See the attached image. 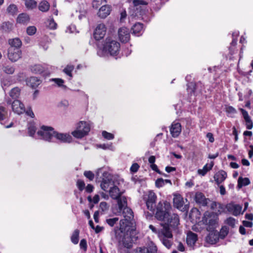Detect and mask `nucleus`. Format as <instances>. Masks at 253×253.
I'll return each mask as SVG.
<instances>
[{"label": "nucleus", "instance_id": "nucleus-9", "mask_svg": "<svg viewBox=\"0 0 253 253\" xmlns=\"http://www.w3.org/2000/svg\"><path fill=\"white\" fill-rule=\"evenodd\" d=\"M22 52L20 49L9 47L8 48L7 56L8 59L13 62L17 61L21 57Z\"/></svg>", "mask_w": 253, "mask_h": 253}, {"label": "nucleus", "instance_id": "nucleus-16", "mask_svg": "<svg viewBox=\"0 0 253 253\" xmlns=\"http://www.w3.org/2000/svg\"><path fill=\"white\" fill-rule=\"evenodd\" d=\"M227 174L226 171L221 170L216 172L213 176L214 179L216 183L219 185L223 182L227 178Z\"/></svg>", "mask_w": 253, "mask_h": 253}, {"label": "nucleus", "instance_id": "nucleus-39", "mask_svg": "<svg viewBox=\"0 0 253 253\" xmlns=\"http://www.w3.org/2000/svg\"><path fill=\"white\" fill-rule=\"evenodd\" d=\"M145 249L148 251V253H156L157 252V248L152 242H150Z\"/></svg>", "mask_w": 253, "mask_h": 253}, {"label": "nucleus", "instance_id": "nucleus-19", "mask_svg": "<svg viewBox=\"0 0 253 253\" xmlns=\"http://www.w3.org/2000/svg\"><path fill=\"white\" fill-rule=\"evenodd\" d=\"M208 199H207L204 194L202 192H197L195 196V200L197 203L202 205L203 206L207 205Z\"/></svg>", "mask_w": 253, "mask_h": 253}, {"label": "nucleus", "instance_id": "nucleus-48", "mask_svg": "<svg viewBox=\"0 0 253 253\" xmlns=\"http://www.w3.org/2000/svg\"><path fill=\"white\" fill-rule=\"evenodd\" d=\"M118 220V217H114L112 218L106 219V222L110 226L113 227Z\"/></svg>", "mask_w": 253, "mask_h": 253}, {"label": "nucleus", "instance_id": "nucleus-58", "mask_svg": "<svg viewBox=\"0 0 253 253\" xmlns=\"http://www.w3.org/2000/svg\"><path fill=\"white\" fill-rule=\"evenodd\" d=\"M139 167L137 163H133L130 168V171L131 173H135L138 171Z\"/></svg>", "mask_w": 253, "mask_h": 253}, {"label": "nucleus", "instance_id": "nucleus-59", "mask_svg": "<svg viewBox=\"0 0 253 253\" xmlns=\"http://www.w3.org/2000/svg\"><path fill=\"white\" fill-rule=\"evenodd\" d=\"M80 248L86 251L87 248V242L85 239H83L81 240L80 243Z\"/></svg>", "mask_w": 253, "mask_h": 253}, {"label": "nucleus", "instance_id": "nucleus-26", "mask_svg": "<svg viewBox=\"0 0 253 253\" xmlns=\"http://www.w3.org/2000/svg\"><path fill=\"white\" fill-rule=\"evenodd\" d=\"M117 201L118 209L120 212H121L123 209L127 206V200L126 198L123 197H120L118 199H116Z\"/></svg>", "mask_w": 253, "mask_h": 253}, {"label": "nucleus", "instance_id": "nucleus-22", "mask_svg": "<svg viewBox=\"0 0 253 253\" xmlns=\"http://www.w3.org/2000/svg\"><path fill=\"white\" fill-rule=\"evenodd\" d=\"M173 206L177 209H181L184 204L183 198L180 194L174 195L173 199Z\"/></svg>", "mask_w": 253, "mask_h": 253}, {"label": "nucleus", "instance_id": "nucleus-12", "mask_svg": "<svg viewBox=\"0 0 253 253\" xmlns=\"http://www.w3.org/2000/svg\"><path fill=\"white\" fill-rule=\"evenodd\" d=\"M118 36L119 40L122 42H128L130 39L129 29L126 27L120 28L118 30Z\"/></svg>", "mask_w": 253, "mask_h": 253}, {"label": "nucleus", "instance_id": "nucleus-10", "mask_svg": "<svg viewBox=\"0 0 253 253\" xmlns=\"http://www.w3.org/2000/svg\"><path fill=\"white\" fill-rule=\"evenodd\" d=\"M161 225L163 228L160 230L158 235L159 238H172L173 236L170 229V227H172L168 223L161 224Z\"/></svg>", "mask_w": 253, "mask_h": 253}, {"label": "nucleus", "instance_id": "nucleus-61", "mask_svg": "<svg viewBox=\"0 0 253 253\" xmlns=\"http://www.w3.org/2000/svg\"><path fill=\"white\" fill-rule=\"evenodd\" d=\"M147 209L154 213V211L156 207V204L155 203H146Z\"/></svg>", "mask_w": 253, "mask_h": 253}, {"label": "nucleus", "instance_id": "nucleus-18", "mask_svg": "<svg viewBox=\"0 0 253 253\" xmlns=\"http://www.w3.org/2000/svg\"><path fill=\"white\" fill-rule=\"evenodd\" d=\"M122 213L125 217L124 219H126L128 225H130V220L133 217V213L132 210L126 206L122 211Z\"/></svg>", "mask_w": 253, "mask_h": 253}, {"label": "nucleus", "instance_id": "nucleus-50", "mask_svg": "<svg viewBox=\"0 0 253 253\" xmlns=\"http://www.w3.org/2000/svg\"><path fill=\"white\" fill-rule=\"evenodd\" d=\"M233 209L234 211L232 212V214L234 215L237 216L240 214L242 210V207L241 206L239 205H234Z\"/></svg>", "mask_w": 253, "mask_h": 253}, {"label": "nucleus", "instance_id": "nucleus-36", "mask_svg": "<svg viewBox=\"0 0 253 253\" xmlns=\"http://www.w3.org/2000/svg\"><path fill=\"white\" fill-rule=\"evenodd\" d=\"M49 4L46 0L41 1L39 5V9L42 12H46L49 10Z\"/></svg>", "mask_w": 253, "mask_h": 253}, {"label": "nucleus", "instance_id": "nucleus-4", "mask_svg": "<svg viewBox=\"0 0 253 253\" xmlns=\"http://www.w3.org/2000/svg\"><path fill=\"white\" fill-rule=\"evenodd\" d=\"M218 214L213 211H206L203 217V223L208 225L210 229H214L216 228V225L218 223Z\"/></svg>", "mask_w": 253, "mask_h": 253}, {"label": "nucleus", "instance_id": "nucleus-14", "mask_svg": "<svg viewBox=\"0 0 253 253\" xmlns=\"http://www.w3.org/2000/svg\"><path fill=\"white\" fill-rule=\"evenodd\" d=\"M181 131V126L178 122H174L170 127V132L174 138L178 137Z\"/></svg>", "mask_w": 253, "mask_h": 253}, {"label": "nucleus", "instance_id": "nucleus-53", "mask_svg": "<svg viewBox=\"0 0 253 253\" xmlns=\"http://www.w3.org/2000/svg\"><path fill=\"white\" fill-rule=\"evenodd\" d=\"M77 186L80 191H82L85 188L84 182L81 179H78L77 181Z\"/></svg>", "mask_w": 253, "mask_h": 253}, {"label": "nucleus", "instance_id": "nucleus-57", "mask_svg": "<svg viewBox=\"0 0 253 253\" xmlns=\"http://www.w3.org/2000/svg\"><path fill=\"white\" fill-rule=\"evenodd\" d=\"M165 185V183L164 182V179L162 178H158L155 181V186L157 188L162 187Z\"/></svg>", "mask_w": 253, "mask_h": 253}, {"label": "nucleus", "instance_id": "nucleus-43", "mask_svg": "<svg viewBox=\"0 0 253 253\" xmlns=\"http://www.w3.org/2000/svg\"><path fill=\"white\" fill-rule=\"evenodd\" d=\"M74 69V66L73 65H67L63 70V72L68 76L72 78V72Z\"/></svg>", "mask_w": 253, "mask_h": 253}, {"label": "nucleus", "instance_id": "nucleus-15", "mask_svg": "<svg viewBox=\"0 0 253 253\" xmlns=\"http://www.w3.org/2000/svg\"><path fill=\"white\" fill-rule=\"evenodd\" d=\"M11 108L12 111L18 114H20L23 111H25L24 104L19 100H14L12 102Z\"/></svg>", "mask_w": 253, "mask_h": 253}, {"label": "nucleus", "instance_id": "nucleus-24", "mask_svg": "<svg viewBox=\"0 0 253 253\" xmlns=\"http://www.w3.org/2000/svg\"><path fill=\"white\" fill-rule=\"evenodd\" d=\"M77 129H80L86 135L90 130L89 125L85 122L80 121L77 126Z\"/></svg>", "mask_w": 253, "mask_h": 253}, {"label": "nucleus", "instance_id": "nucleus-40", "mask_svg": "<svg viewBox=\"0 0 253 253\" xmlns=\"http://www.w3.org/2000/svg\"><path fill=\"white\" fill-rule=\"evenodd\" d=\"M3 71L7 74H12L15 71V68L10 65H5L2 67Z\"/></svg>", "mask_w": 253, "mask_h": 253}, {"label": "nucleus", "instance_id": "nucleus-27", "mask_svg": "<svg viewBox=\"0 0 253 253\" xmlns=\"http://www.w3.org/2000/svg\"><path fill=\"white\" fill-rule=\"evenodd\" d=\"M198 240V236L196 233L190 232L187 235L186 242L188 245H194Z\"/></svg>", "mask_w": 253, "mask_h": 253}, {"label": "nucleus", "instance_id": "nucleus-20", "mask_svg": "<svg viewBox=\"0 0 253 253\" xmlns=\"http://www.w3.org/2000/svg\"><path fill=\"white\" fill-rule=\"evenodd\" d=\"M111 187L109 190L110 197L114 199H118L119 197H121L123 192H120V189L118 186L114 185Z\"/></svg>", "mask_w": 253, "mask_h": 253}, {"label": "nucleus", "instance_id": "nucleus-46", "mask_svg": "<svg viewBox=\"0 0 253 253\" xmlns=\"http://www.w3.org/2000/svg\"><path fill=\"white\" fill-rule=\"evenodd\" d=\"M28 133L30 136L34 137L37 130L36 126L33 124H31L29 126L28 128Z\"/></svg>", "mask_w": 253, "mask_h": 253}, {"label": "nucleus", "instance_id": "nucleus-35", "mask_svg": "<svg viewBox=\"0 0 253 253\" xmlns=\"http://www.w3.org/2000/svg\"><path fill=\"white\" fill-rule=\"evenodd\" d=\"M20 93V89L19 88L17 87H14L11 90L9 93V95L12 99H14V100H17V99L19 96Z\"/></svg>", "mask_w": 253, "mask_h": 253}, {"label": "nucleus", "instance_id": "nucleus-2", "mask_svg": "<svg viewBox=\"0 0 253 253\" xmlns=\"http://www.w3.org/2000/svg\"><path fill=\"white\" fill-rule=\"evenodd\" d=\"M164 204V206L163 207L161 202L158 203L156 207L155 217L158 220L164 221V224L168 223L172 228H174L179 224L178 215L175 213L170 214L169 212L170 205L167 201L165 202Z\"/></svg>", "mask_w": 253, "mask_h": 253}, {"label": "nucleus", "instance_id": "nucleus-11", "mask_svg": "<svg viewBox=\"0 0 253 253\" xmlns=\"http://www.w3.org/2000/svg\"><path fill=\"white\" fill-rule=\"evenodd\" d=\"M54 137L61 143H70L72 141V136L67 133H60L54 131L53 132Z\"/></svg>", "mask_w": 253, "mask_h": 253}, {"label": "nucleus", "instance_id": "nucleus-60", "mask_svg": "<svg viewBox=\"0 0 253 253\" xmlns=\"http://www.w3.org/2000/svg\"><path fill=\"white\" fill-rule=\"evenodd\" d=\"M100 209L102 211H105L109 209V206L106 202H102L99 205Z\"/></svg>", "mask_w": 253, "mask_h": 253}, {"label": "nucleus", "instance_id": "nucleus-44", "mask_svg": "<svg viewBox=\"0 0 253 253\" xmlns=\"http://www.w3.org/2000/svg\"><path fill=\"white\" fill-rule=\"evenodd\" d=\"M7 114V111L5 108L3 106H0V123L3 125L2 121L4 120V115Z\"/></svg>", "mask_w": 253, "mask_h": 253}, {"label": "nucleus", "instance_id": "nucleus-32", "mask_svg": "<svg viewBox=\"0 0 253 253\" xmlns=\"http://www.w3.org/2000/svg\"><path fill=\"white\" fill-rule=\"evenodd\" d=\"M0 29L3 32H10L13 29V24L9 21L4 22L2 23Z\"/></svg>", "mask_w": 253, "mask_h": 253}, {"label": "nucleus", "instance_id": "nucleus-8", "mask_svg": "<svg viewBox=\"0 0 253 253\" xmlns=\"http://www.w3.org/2000/svg\"><path fill=\"white\" fill-rule=\"evenodd\" d=\"M187 91L190 95L197 96L198 94L201 93L203 90V84L201 82L194 83H189L187 84Z\"/></svg>", "mask_w": 253, "mask_h": 253}, {"label": "nucleus", "instance_id": "nucleus-33", "mask_svg": "<svg viewBox=\"0 0 253 253\" xmlns=\"http://www.w3.org/2000/svg\"><path fill=\"white\" fill-rule=\"evenodd\" d=\"M102 181L112 183V185H114V182L112 179L113 176L109 172L104 171L102 173Z\"/></svg>", "mask_w": 253, "mask_h": 253}, {"label": "nucleus", "instance_id": "nucleus-47", "mask_svg": "<svg viewBox=\"0 0 253 253\" xmlns=\"http://www.w3.org/2000/svg\"><path fill=\"white\" fill-rule=\"evenodd\" d=\"M163 244L168 249H170L172 245V242L168 240L169 238H159Z\"/></svg>", "mask_w": 253, "mask_h": 253}, {"label": "nucleus", "instance_id": "nucleus-56", "mask_svg": "<svg viewBox=\"0 0 253 253\" xmlns=\"http://www.w3.org/2000/svg\"><path fill=\"white\" fill-rule=\"evenodd\" d=\"M50 29L54 30L57 28V24L53 18L51 19L48 22V25L47 26Z\"/></svg>", "mask_w": 253, "mask_h": 253}, {"label": "nucleus", "instance_id": "nucleus-38", "mask_svg": "<svg viewBox=\"0 0 253 253\" xmlns=\"http://www.w3.org/2000/svg\"><path fill=\"white\" fill-rule=\"evenodd\" d=\"M25 4L26 7L28 9H32L36 8L37 6V3L34 0H24Z\"/></svg>", "mask_w": 253, "mask_h": 253}, {"label": "nucleus", "instance_id": "nucleus-1", "mask_svg": "<svg viewBox=\"0 0 253 253\" xmlns=\"http://www.w3.org/2000/svg\"><path fill=\"white\" fill-rule=\"evenodd\" d=\"M135 234V230L130 225H128L126 219H121L119 226H116L113 229L111 235L118 242L120 253H126V249H130L132 247V239Z\"/></svg>", "mask_w": 253, "mask_h": 253}, {"label": "nucleus", "instance_id": "nucleus-13", "mask_svg": "<svg viewBox=\"0 0 253 253\" xmlns=\"http://www.w3.org/2000/svg\"><path fill=\"white\" fill-rule=\"evenodd\" d=\"M31 70L33 73L40 74L43 77H45L49 75V72L45 70L44 68L40 64H36L32 66Z\"/></svg>", "mask_w": 253, "mask_h": 253}, {"label": "nucleus", "instance_id": "nucleus-5", "mask_svg": "<svg viewBox=\"0 0 253 253\" xmlns=\"http://www.w3.org/2000/svg\"><path fill=\"white\" fill-rule=\"evenodd\" d=\"M54 129L51 126H42L41 129L38 130L36 137L42 139L47 141H51L53 136Z\"/></svg>", "mask_w": 253, "mask_h": 253}, {"label": "nucleus", "instance_id": "nucleus-31", "mask_svg": "<svg viewBox=\"0 0 253 253\" xmlns=\"http://www.w3.org/2000/svg\"><path fill=\"white\" fill-rule=\"evenodd\" d=\"M143 24L141 23H135L132 27V30L133 31V33L134 35H137V36L141 34V32L143 30Z\"/></svg>", "mask_w": 253, "mask_h": 253}, {"label": "nucleus", "instance_id": "nucleus-7", "mask_svg": "<svg viewBox=\"0 0 253 253\" xmlns=\"http://www.w3.org/2000/svg\"><path fill=\"white\" fill-rule=\"evenodd\" d=\"M132 3L135 16H142L146 13V1L143 0H133Z\"/></svg>", "mask_w": 253, "mask_h": 253}, {"label": "nucleus", "instance_id": "nucleus-25", "mask_svg": "<svg viewBox=\"0 0 253 253\" xmlns=\"http://www.w3.org/2000/svg\"><path fill=\"white\" fill-rule=\"evenodd\" d=\"M8 43L10 45L9 47H13V48L20 49L22 45V42L18 38L9 39Z\"/></svg>", "mask_w": 253, "mask_h": 253}, {"label": "nucleus", "instance_id": "nucleus-54", "mask_svg": "<svg viewBox=\"0 0 253 253\" xmlns=\"http://www.w3.org/2000/svg\"><path fill=\"white\" fill-rule=\"evenodd\" d=\"M102 134L104 138L108 140H112L114 138L113 134L108 132L105 130L102 131Z\"/></svg>", "mask_w": 253, "mask_h": 253}, {"label": "nucleus", "instance_id": "nucleus-37", "mask_svg": "<svg viewBox=\"0 0 253 253\" xmlns=\"http://www.w3.org/2000/svg\"><path fill=\"white\" fill-rule=\"evenodd\" d=\"M79 234L80 231L78 229H76L71 237V240L74 244H77L79 240Z\"/></svg>", "mask_w": 253, "mask_h": 253}, {"label": "nucleus", "instance_id": "nucleus-30", "mask_svg": "<svg viewBox=\"0 0 253 253\" xmlns=\"http://www.w3.org/2000/svg\"><path fill=\"white\" fill-rule=\"evenodd\" d=\"M250 184V180L249 178L247 177L243 178L240 176L238 178V184L237 186V188L241 189L243 186H245L249 185Z\"/></svg>", "mask_w": 253, "mask_h": 253}, {"label": "nucleus", "instance_id": "nucleus-51", "mask_svg": "<svg viewBox=\"0 0 253 253\" xmlns=\"http://www.w3.org/2000/svg\"><path fill=\"white\" fill-rule=\"evenodd\" d=\"M27 33L29 36L34 35L37 32V28L35 26H29L27 28Z\"/></svg>", "mask_w": 253, "mask_h": 253}, {"label": "nucleus", "instance_id": "nucleus-62", "mask_svg": "<svg viewBox=\"0 0 253 253\" xmlns=\"http://www.w3.org/2000/svg\"><path fill=\"white\" fill-rule=\"evenodd\" d=\"M112 185V183L102 181L100 184V186L102 190L105 191H107V189L109 188V186Z\"/></svg>", "mask_w": 253, "mask_h": 253}, {"label": "nucleus", "instance_id": "nucleus-64", "mask_svg": "<svg viewBox=\"0 0 253 253\" xmlns=\"http://www.w3.org/2000/svg\"><path fill=\"white\" fill-rule=\"evenodd\" d=\"M24 112H25L26 114L28 116L31 117V118H34L35 117L34 113H33L32 107L31 106L28 107L27 110L25 111Z\"/></svg>", "mask_w": 253, "mask_h": 253}, {"label": "nucleus", "instance_id": "nucleus-17", "mask_svg": "<svg viewBox=\"0 0 253 253\" xmlns=\"http://www.w3.org/2000/svg\"><path fill=\"white\" fill-rule=\"evenodd\" d=\"M41 82V80L36 77H31L26 80L27 84L33 89L37 88Z\"/></svg>", "mask_w": 253, "mask_h": 253}, {"label": "nucleus", "instance_id": "nucleus-49", "mask_svg": "<svg viewBox=\"0 0 253 253\" xmlns=\"http://www.w3.org/2000/svg\"><path fill=\"white\" fill-rule=\"evenodd\" d=\"M84 175L90 181L93 180L95 177V174L90 170L84 171Z\"/></svg>", "mask_w": 253, "mask_h": 253}, {"label": "nucleus", "instance_id": "nucleus-34", "mask_svg": "<svg viewBox=\"0 0 253 253\" xmlns=\"http://www.w3.org/2000/svg\"><path fill=\"white\" fill-rule=\"evenodd\" d=\"M7 12L12 16L15 15L18 13V8L14 4H10L6 9Z\"/></svg>", "mask_w": 253, "mask_h": 253}, {"label": "nucleus", "instance_id": "nucleus-21", "mask_svg": "<svg viewBox=\"0 0 253 253\" xmlns=\"http://www.w3.org/2000/svg\"><path fill=\"white\" fill-rule=\"evenodd\" d=\"M111 8L108 5H103L102 6L98 13V16L101 18H105L110 13Z\"/></svg>", "mask_w": 253, "mask_h": 253}, {"label": "nucleus", "instance_id": "nucleus-28", "mask_svg": "<svg viewBox=\"0 0 253 253\" xmlns=\"http://www.w3.org/2000/svg\"><path fill=\"white\" fill-rule=\"evenodd\" d=\"M30 20L29 15L25 13L20 14L16 19L17 22L20 24H26Z\"/></svg>", "mask_w": 253, "mask_h": 253}, {"label": "nucleus", "instance_id": "nucleus-55", "mask_svg": "<svg viewBox=\"0 0 253 253\" xmlns=\"http://www.w3.org/2000/svg\"><path fill=\"white\" fill-rule=\"evenodd\" d=\"M51 80L54 82L59 87H66V86L63 85V83H64V81L63 80L59 78H54L52 79Z\"/></svg>", "mask_w": 253, "mask_h": 253}, {"label": "nucleus", "instance_id": "nucleus-29", "mask_svg": "<svg viewBox=\"0 0 253 253\" xmlns=\"http://www.w3.org/2000/svg\"><path fill=\"white\" fill-rule=\"evenodd\" d=\"M213 165V162H211L209 165L207 164L204 166L202 169H198V173L202 176H204L206 174L208 171L212 169Z\"/></svg>", "mask_w": 253, "mask_h": 253}, {"label": "nucleus", "instance_id": "nucleus-45", "mask_svg": "<svg viewBox=\"0 0 253 253\" xmlns=\"http://www.w3.org/2000/svg\"><path fill=\"white\" fill-rule=\"evenodd\" d=\"M229 230L226 226L222 227L221 229L220 232L218 233L220 238L223 239L228 234Z\"/></svg>", "mask_w": 253, "mask_h": 253}, {"label": "nucleus", "instance_id": "nucleus-6", "mask_svg": "<svg viewBox=\"0 0 253 253\" xmlns=\"http://www.w3.org/2000/svg\"><path fill=\"white\" fill-rule=\"evenodd\" d=\"M106 28L103 24L98 25L95 29L93 33V38L95 41L91 39L89 42V44L95 47L97 42H100V40L103 39L106 34Z\"/></svg>", "mask_w": 253, "mask_h": 253}, {"label": "nucleus", "instance_id": "nucleus-23", "mask_svg": "<svg viewBox=\"0 0 253 253\" xmlns=\"http://www.w3.org/2000/svg\"><path fill=\"white\" fill-rule=\"evenodd\" d=\"M219 238L218 233H210L207 237L206 240L211 244H215L218 242Z\"/></svg>", "mask_w": 253, "mask_h": 253}, {"label": "nucleus", "instance_id": "nucleus-42", "mask_svg": "<svg viewBox=\"0 0 253 253\" xmlns=\"http://www.w3.org/2000/svg\"><path fill=\"white\" fill-rule=\"evenodd\" d=\"M156 199H157V196L155 194V193L153 192H150L148 194V199L146 200V203H156Z\"/></svg>", "mask_w": 253, "mask_h": 253}, {"label": "nucleus", "instance_id": "nucleus-52", "mask_svg": "<svg viewBox=\"0 0 253 253\" xmlns=\"http://www.w3.org/2000/svg\"><path fill=\"white\" fill-rule=\"evenodd\" d=\"M225 223L232 228H234L235 225V219L233 217H229L226 219Z\"/></svg>", "mask_w": 253, "mask_h": 253}, {"label": "nucleus", "instance_id": "nucleus-41", "mask_svg": "<svg viewBox=\"0 0 253 253\" xmlns=\"http://www.w3.org/2000/svg\"><path fill=\"white\" fill-rule=\"evenodd\" d=\"M72 134L76 138H82L85 136V133H84L83 131L80 129H77L72 132Z\"/></svg>", "mask_w": 253, "mask_h": 253}, {"label": "nucleus", "instance_id": "nucleus-3", "mask_svg": "<svg viewBox=\"0 0 253 253\" xmlns=\"http://www.w3.org/2000/svg\"><path fill=\"white\" fill-rule=\"evenodd\" d=\"M97 54L100 57L109 55L117 56L120 51V44L119 42L113 40L111 38H107L105 41L97 42L96 44Z\"/></svg>", "mask_w": 253, "mask_h": 253}, {"label": "nucleus", "instance_id": "nucleus-63", "mask_svg": "<svg viewBox=\"0 0 253 253\" xmlns=\"http://www.w3.org/2000/svg\"><path fill=\"white\" fill-rule=\"evenodd\" d=\"M246 123V128L248 129H251L253 128V123L251 120V118H249L245 120Z\"/></svg>", "mask_w": 253, "mask_h": 253}]
</instances>
